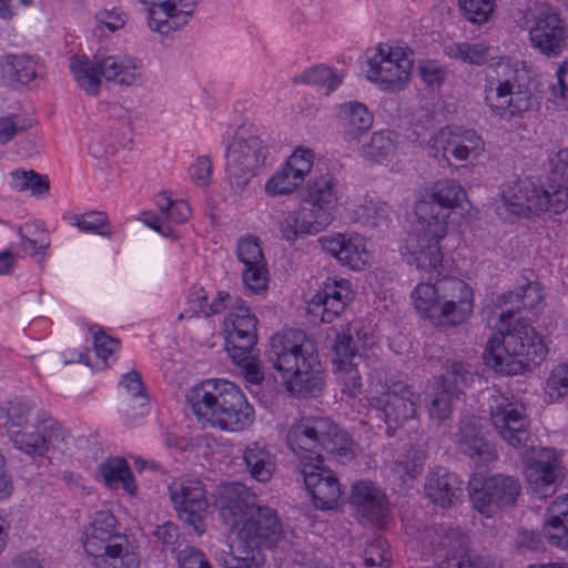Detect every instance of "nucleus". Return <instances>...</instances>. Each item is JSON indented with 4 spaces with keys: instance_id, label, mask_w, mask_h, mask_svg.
Wrapping results in <instances>:
<instances>
[{
    "instance_id": "nucleus-1",
    "label": "nucleus",
    "mask_w": 568,
    "mask_h": 568,
    "mask_svg": "<svg viewBox=\"0 0 568 568\" xmlns=\"http://www.w3.org/2000/svg\"><path fill=\"white\" fill-rule=\"evenodd\" d=\"M267 359L286 378L287 390L297 397H317L324 385L314 344L301 329L277 332L270 339Z\"/></svg>"
},
{
    "instance_id": "nucleus-2",
    "label": "nucleus",
    "mask_w": 568,
    "mask_h": 568,
    "mask_svg": "<svg viewBox=\"0 0 568 568\" xmlns=\"http://www.w3.org/2000/svg\"><path fill=\"white\" fill-rule=\"evenodd\" d=\"M194 414L212 426L227 432H242L254 422V408L244 394L226 379H207L187 395Z\"/></svg>"
},
{
    "instance_id": "nucleus-3",
    "label": "nucleus",
    "mask_w": 568,
    "mask_h": 568,
    "mask_svg": "<svg viewBox=\"0 0 568 568\" xmlns=\"http://www.w3.org/2000/svg\"><path fill=\"white\" fill-rule=\"evenodd\" d=\"M235 529L240 555L221 551L217 559L225 568H261L264 562L261 549L276 547L283 537L277 511L268 506L260 505Z\"/></svg>"
},
{
    "instance_id": "nucleus-4",
    "label": "nucleus",
    "mask_w": 568,
    "mask_h": 568,
    "mask_svg": "<svg viewBox=\"0 0 568 568\" xmlns=\"http://www.w3.org/2000/svg\"><path fill=\"white\" fill-rule=\"evenodd\" d=\"M547 348L534 327L517 321L513 328L506 326V332L499 327L487 342L483 359L496 372L506 375L520 373L528 362L541 361Z\"/></svg>"
},
{
    "instance_id": "nucleus-5",
    "label": "nucleus",
    "mask_w": 568,
    "mask_h": 568,
    "mask_svg": "<svg viewBox=\"0 0 568 568\" xmlns=\"http://www.w3.org/2000/svg\"><path fill=\"white\" fill-rule=\"evenodd\" d=\"M286 445L297 457L300 467L323 463L322 453L351 458L352 440L328 417H304L287 430Z\"/></svg>"
},
{
    "instance_id": "nucleus-6",
    "label": "nucleus",
    "mask_w": 568,
    "mask_h": 568,
    "mask_svg": "<svg viewBox=\"0 0 568 568\" xmlns=\"http://www.w3.org/2000/svg\"><path fill=\"white\" fill-rule=\"evenodd\" d=\"M413 298L416 308L434 318L436 325H459L473 312V291L465 281L457 277L420 283L413 291Z\"/></svg>"
},
{
    "instance_id": "nucleus-7",
    "label": "nucleus",
    "mask_w": 568,
    "mask_h": 568,
    "mask_svg": "<svg viewBox=\"0 0 568 568\" xmlns=\"http://www.w3.org/2000/svg\"><path fill=\"white\" fill-rule=\"evenodd\" d=\"M70 70L78 85L89 95H97L101 78L120 85H132L139 77V67L133 58L126 55H103L97 53L93 60L85 55H74Z\"/></svg>"
},
{
    "instance_id": "nucleus-8",
    "label": "nucleus",
    "mask_w": 568,
    "mask_h": 568,
    "mask_svg": "<svg viewBox=\"0 0 568 568\" xmlns=\"http://www.w3.org/2000/svg\"><path fill=\"white\" fill-rule=\"evenodd\" d=\"M496 79L485 89V101L501 118H513L532 108V94L528 87L518 83L517 71L508 63H499Z\"/></svg>"
},
{
    "instance_id": "nucleus-9",
    "label": "nucleus",
    "mask_w": 568,
    "mask_h": 568,
    "mask_svg": "<svg viewBox=\"0 0 568 568\" xmlns=\"http://www.w3.org/2000/svg\"><path fill=\"white\" fill-rule=\"evenodd\" d=\"M466 192L455 180L438 181L425 191L415 204V214L419 223L432 224L433 234L440 235L448 229L447 219L450 211L462 206Z\"/></svg>"
},
{
    "instance_id": "nucleus-10",
    "label": "nucleus",
    "mask_w": 568,
    "mask_h": 568,
    "mask_svg": "<svg viewBox=\"0 0 568 568\" xmlns=\"http://www.w3.org/2000/svg\"><path fill=\"white\" fill-rule=\"evenodd\" d=\"M548 183L532 187L526 195L527 209L534 212L561 213L568 205V149L549 158Z\"/></svg>"
},
{
    "instance_id": "nucleus-11",
    "label": "nucleus",
    "mask_w": 568,
    "mask_h": 568,
    "mask_svg": "<svg viewBox=\"0 0 568 568\" xmlns=\"http://www.w3.org/2000/svg\"><path fill=\"white\" fill-rule=\"evenodd\" d=\"M530 45L548 58L561 55L568 47V26L559 12L542 7L524 17Z\"/></svg>"
},
{
    "instance_id": "nucleus-12",
    "label": "nucleus",
    "mask_w": 568,
    "mask_h": 568,
    "mask_svg": "<svg viewBox=\"0 0 568 568\" xmlns=\"http://www.w3.org/2000/svg\"><path fill=\"white\" fill-rule=\"evenodd\" d=\"M266 155L267 148L260 136H236L226 153V171L231 183L242 190L265 163Z\"/></svg>"
},
{
    "instance_id": "nucleus-13",
    "label": "nucleus",
    "mask_w": 568,
    "mask_h": 568,
    "mask_svg": "<svg viewBox=\"0 0 568 568\" xmlns=\"http://www.w3.org/2000/svg\"><path fill=\"white\" fill-rule=\"evenodd\" d=\"M412 68V60L400 48L379 45L369 60L367 79L384 91L398 92L409 82Z\"/></svg>"
},
{
    "instance_id": "nucleus-14",
    "label": "nucleus",
    "mask_w": 568,
    "mask_h": 568,
    "mask_svg": "<svg viewBox=\"0 0 568 568\" xmlns=\"http://www.w3.org/2000/svg\"><path fill=\"white\" fill-rule=\"evenodd\" d=\"M257 318L243 301L236 300L224 322L225 349L232 362H242L257 343Z\"/></svg>"
},
{
    "instance_id": "nucleus-15",
    "label": "nucleus",
    "mask_w": 568,
    "mask_h": 568,
    "mask_svg": "<svg viewBox=\"0 0 568 568\" xmlns=\"http://www.w3.org/2000/svg\"><path fill=\"white\" fill-rule=\"evenodd\" d=\"M420 395L404 383H394L381 396L374 398L378 418L387 425L386 433L393 436L395 430L416 416Z\"/></svg>"
},
{
    "instance_id": "nucleus-16",
    "label": "nucleus",
    "mask_w": 568,
    "mask_h": 568,
    "mask_svg": "<svg viewBox=\"0 0 568 568\" xmlns=\"http://www.w3.org/2000/svg\"><path fill=\"white\" fill-rule=\"evenodd\" d=\"M170 498L180 519L191 526L197 535L205 531L204 518L209 500L204 484L199 479L174 481L169 486Z\"/></svg>"
},
{
    "instance_id": "nucleus-17",
    "label": "nucleus",
    "mask_w": 568,
    "mask_h": 568,
    "mask_svg": "<svg viewBox=\"0 0 568 568\" xmlns=\"http://www.w3.org/2000/svg\"><path fill=\"white\" fill-rule=\"evenodd\" d=\"M490 419L500 437L510 446L519 447L530 437L529 419L524 407L513 403L503 394L491 396Z\"/></svg>"
},
{
    "instance_id": "nucleus-18",
    "label": "nucleus",
    "mask_w": 568,
    "mask_h": 568,
    "mask_svg": "<svg viewBox=\"0 0 568 568\" xmlns=\"http://www.w3.org/2000/svg\"><path fill=\"white\" fill-rule=\"evenodd\" d=\"M564 474L555 449L534 448L528 459L527 480L539 498L551 496L562 481Z\"/></svg>"
},
{
    "instance_id": "nucleus-19",
    "label": "nucleus",
    "mask_w": 568,
    "mask_h": 568,
    "mask_svg": "<svg viewBox=\"0 0 568 568\" xmlns=\"http://www.w3.org/2000/svg\"><path fill=\"white\" fill-rule=\"evenodd\" d=\"M520 493V484L510 476L496 475L487 478L479 489L470 494L473 506L490 517L497 510L514 506Z\"/></svg>"
},
{
    "instance_id": "nucleus-20",
    "label": "nucleus",
    "mask_w": 568,
    "mask_h": 568,
    "mask_svg": "<svg viewBox=\"0 0 568 568\" xmlns=\"http://www.w3.org/2000/svg\"><path fill=\"white\" fill-rule=\"evenodd\" d=\"M455 446L459 454L476 466H484L497 459L495 446L488 442L481 430V418L475 415L464 416L455 433Z\"/></svg>"
},
{
    "instance_id": "nucleus-21",
    "label": "nucleus",
    "mask_w": 568,
    "mask_h": 568,
    "mask_svg": "<svg viewBox=\"0 0 568 568\" xmlns=\"http://www.w3.org/2000/svg\"><path fill=\"white\" fill-rule=\"evenodd\" d=\"M217 505L220 517L230 529H235L260 506L256 494L239 481L220 487Z\"/></svg>"
},
{
    "instance_id": "nucleus-22",
    "label": "nucleus",
    "mask_w": 568,
    "mask_h": 568,
    "mask_svg": "<svg viewBox=\"0 0 568 568\" xmlns=\"http://www.w3.org/2000/svg\"><path fill=\"white\" fill-rule=\"evenodd\" d=\"M322 463H312L300 467L307 491L314 506L326 510L335 507L342 496L341 485L336 476Z\"/></svg>"
},
{
    "instance_id": "nucleus-23",
    "label": "nucleus",
    "mask_w": 568,
    "mask_h": 568,
    "mask_svg": "<svg viewBox=\"0 0 568 568\" xmlns=\"http://www.w3.org/2000/svg\"><path fill=\"white\" fill-rule=\"evenodd\" d=\"M349 504L357 517L381 523L389 514L385 493L371 480H358L351 486Z\"/></svg>"
},
{
    "instance_id": "nucleus-24",
    "label": "nucleus",
    "mask_w": 568,
    "mask_h": 568,
    "mask_svg": "<svg viewBox=\"0 0 568 568\" xmlns=\"http://www.w3.org/2000/svg\"><path fill=\"white\" fill-rule=\"evenodd\" d=\"M430 229H434L432 224L428 225V223L417 221V233L409 235L406 241V248L418 268L436 272L443 263L439 241L446 236L447 229H444V233L440 235L433 234Z\"/></svg>"
},
{
    "instance_id": "nucleus-25",
    "label": "nucleus",
    "mask_w": 568,
    "mask_h": 568,
    "mask_svg": "<svg viewBox=\"0 0 568 568\" xmlns=\"http://www.w3.org/2000/svg\"><path fill=\"white\" fill-rule=\"evenodd\" d=\"M352 291L346 280L327 278L310 302V312L322 322H333L351 300Z\"/></svg>"
},
{
    "instance_id": "nucleus-26",
    "label": "nucleus",
    "mask_w": 568,
    "mask_h": 568,
    "mask_svg": "<svg viewBox=\"0 0 568 568\" xmlns=\"http://www.w3.org/2000/svg\"><path fill=\"white\" fill-rule=\"evenodd\" d=\"M425 495L434 505L449 508L463 494V481L445 468L432 470L425 480Z\"/></svg>"
},
{
    "instance_id": "nucleus-27",
    "label": "nucleus",
    "mask_w": 568,
    "mask_h": 568,
    "mask_svg": "<svg viewBox=\"0 0 568 568\" xmlns=\"http://www.w3.org/2000/svg\"><path fill=\"white\" fill-rule=\"evenodd\" d=\"M338 121L343 140L357 144L373 125L374 115L364 103L351 101L338 106Z\"/></svg>"
},
{
    "instance_id": "nucleus-28",
    "label": "nucleus",
    "mask_w": 568,
    "mask_h": 568,
    "mask_svg": "<svg viewBox=\"0 0 568 568\" xmlns=\"http://www.w3.org/2000/svg\"><path fill=\"white\" fill-rule=\"evenodd\" d=\"M322 247L336 257L342 264L353 270H362L368 260V251L364 239L361 236L346 237L337 234L332 237L321 239Z\"/></svg>"
},
{
    "instance_id": "nucleus-29",
    "label": "nucleus",
    "mask_w": 568,
    "mask_h": 568,
    "mask_svg": "<svg viewBox=\"0 0 568 568\" xmlns=\"http://www.w3.org/2000/svg\"><path fill=\"white\" fill-rule=\"evenodd\" d=\"M501 304L508 306L498 314L499 322L506 324L521 310H536L542 306L544 295L537 282H528L513 292L500 296Z\"/></svg>"
},
{
    "instance_id": "nucleus-30",
    "label": "nucleus",
    "mask_w": 568,
    "mask_h": 568,
    "mask_svg": "<svg viewBox=\"0 0 568 568\" xmlns=\"http://www.w3.org/2000/svg\"><path fill=\"white\" fill-rule=\"evenodd\" d=\"M339 199L337 181L331 175H321L308 180L303 195V203L325 210L335 216Z\"/></svg>"
},
{
    "instance_id": "nucleus-31",
    "label": "nucleus",
    "mask_w": 568,
    "mask_h": 568,
    "mask_svg": "<svg viewBox=\"0 0 568 568\" xmlns=\"http://www.w3.org/2000/svg\"><path fill=\"white\" fill-rule=\"evenodd\" d=\"M243 462L251 477L260 483L270 481L276 470L275 455L261 442H253L245 447Z\"/></svg>"
},
{
    "instance_id": "nucleus-32",
    "label": "nucleus",
    "mask_w": 568,
    "mask_h": 568,
    "mask_svg": "<svg viewBox=\"0 0 568 568\" xmlns=\"http://www.w3.org/2000/svg\"><path fill=\"white\" fill-rule=\"evenodd\" d=\"M113 547L93 561L95 568H139L140 557L129 537L116 539Z\"/></svg>"
},
{
    "instance_id": "nucleus-33",
    "label": "nucleus",
    "mask_w": 568,
    "mask_h": 568,
    "mask_svg": "<svg viewBox=\"0 0 568 568\" xmlns=\"http://www.w3.org/2000/svg\"><path fill=\"white\" fill-rule=\"evenodd\" d=\"M100 474L110 488L120 485L130 495L136 491V485L128 463L120 457L110 458L100 466Z\"/></svg>"
},
{
    "instance_id": "nucleus-34",
    "label": "nucleus",
    "mask_w": 568,
    "mask_h": 568,
    "mask_svg": "<svg viewBox=\"0 0 568 568\" xmlns=\"http://www.w3.org/2000/svg\"><path fill=\"white\" fill-rule=\"evenodd\" d=\"M458 397L454 390L436 385L428 394L426 403L430 422L436 426H440L448 420L454 410V402Z\"/></svg>"
},
{
    "instance_id": "nucleus-35",
    "label": "nucleus",
    "mask_w": 568,
    "mask_h": 568,
    "mask_svg": "<svg viewBox=\"0 0 568 568\" xmlns=\"http://www.w3.org/2000/svg\"><path fill=\"white\" fill-rule=\"evenodd\" d=\"M0 68L4 77L20 84H28L38 77L37 62L30 55L7 54Z\"/></svg>"
},
{
    "instance_id": "nucleus-36",
    "label": "nucleus",
    "mask_w": 568,
    "mask_h": 568,
    "mask_svg": "<svg viewBox=\"0 0 568 568\" xmlns=\"http://www.w3.org/2000/svg\"><path fill=\"white\" fill-rule=\"evenodd\" d=\"M118 520L115 516L109 510H101L95 513L91 524L88 526L83 534L82 544H97L102 545V540L110 538L112 534L118 532Z\"/></svg>"
},
{
    "instance_id": "nucleus-37",
    "label": "nucleus",
    "mask_w": 568,
    "mask_h": 568,
    "mask_svg": "<svg viewBox=\"0 0 568 568\" xmlns=\"http://www.w3.org/2000/svg\"><path fill=\"white\" fill-rule=\"evenodd\" d=\"M474 373L468 364L453 361L446 366L445 373L440 376L437 385L454 390L456 395H460L463 389L468 387L474 381Z\"/></svg>"
},
{
    "instance_id": "nucleus-38",
    "label": "nucleus",
    "mask_w": 568,
    "mask_h": 568,
    "mask_svg": "<svg viewBox=\"0 0 568 568\" xmlns=\"http://www.w3.org/2000/svg\"><path fill=\"white\" fill-rule=\"evenodd\" d=\"M148 13L150 29L162 34L176 30L186 23L183 22L182 17L179 13L166 8V4H162V2L148 6Z\"/></svg>"
},
{
    "instance_id": "nucleus-39",
    "label": "nucleus",
    "mask_w": 568,
    "mask_h": 568,
    "mask_svg": "<svg viewBox=\"0 0 568 568\" xmlns=\"http://www.w3.org/2000/svg\"><path fill=\"white\" fill-rule=\"evenodd\" d=\"M396 142L389 131L374 132L367 144L363 145V156L371 162H382L395 154Z\"/></svg>"
},
{
    "instance_id": "nucleus-40",
    "label": "nucleus",
    "mask_w": 568,
    "mask_h": 568,
    "mask_svg": "<svg viewBox=\"0 0 568 568\" xmlns=\"http://www.w3.org/2000/svg\"><path fill=\"white\" fill-rule=\"evenodd\" d=\"M14 448L21 450L28 456H43L47 453L45 437L40 433H32L22 429H10L8 434Z\"/></svg>"
},
{
    "instance_id": "nucleus-41",
    "label": "nucleus",
    "mask_w": 568,
    "mask_h": 568,
    "mask_svg": "<svg viewBox=\"0 0 568 568\" xmlns=\"http://www.w3.org/2000/svg\"><path fill=\"white\" fill-rule=\"evenodd\" d=\"M445 52L463 63L481 65L487 60L488 47L483 43H452L446 47Z\"/></svg>"
},
{
    "instance_id": "nucleus-42",
    "label": "nucleus",
    "mask_w": 568,
    "mask_h": 568,
    "mask_svg": "<svg viewBox=\"0 0 568 568\" xmlns=\"http://www.w3.org/2000/svg\"><path fill=\"white\" fill-rule=\"evenodd\" d=\"M294 82L325 87L328 94L339 85L341 78L328 67L315 65L296 75Z\"/></svg>"
},
{
    "instance_id": "nucleus-43",
    "label": "nucleus",
    "mask_w": 568,
    "mask_h": 568,
    "mask_svg": "<svg viewBox=\"0 0 568 568\" xmlns=\"http://www.w3.org/2000/svg\"><path fill=\"white\" fill-rule=\"evenodd\" d=\"M302 183L303 181L284 164L268 179L265 191L271 196L286 195L293 193Z\"/></svg>"
},
{
    "instance_id": "nucleus-44",
    "label": "nucleus",
    "mask_w": 568,
    "mask_h": 568,
    "mask_svg": "<svg viewBox=\"0 0 568 568\" xmlns=\"http://www.w3.org/2000/svg\"><path fill=\"white\" fill-rule=\"evenodd\" d=\"M298 211L304 222V233H306V235H313L324 231L335 219L334 215L328 214L325 210L306 205L303 202Z\"/></svg>"
},
{
    "instance_id": "nucleus-45",
    "label": "nucleus",
    "mask_w": 568,
    "mask_h": 568,
    "mask_svg": "<svg viewBox=\"0 0 568 568\" xmlns=\"http://www.w3.org/2000/svg\"><path fill=\"white\" fill-rule=\"evenodd\" d=\"M36 427L40 428V435L45 437L47 442V450L50 446L59 447L61 444L65 443L67 439V430L62 427V425L47 413L42 412L37 417Z\"/></svg>"
},
{
    "instance_id": "nucleus-46",
    "label": "nucleus",
    "mask_w": 568,
    "mask_h": 568,
    "mask_svg": "<svg viewBox=\"0 0 568 568\" xmlns=\"http://www.w3.org/2000/svg\"><path fill=\"white\" fill-rule=\"evenodd\" d=\"M495 6V0H459V8L464 17L475 24L488 22Z\"/></svg>"
},
{
    "instance_id": "nucleus-47",
    "label": "nucleus",
    "mask_w": 568,
    "mask_h": 568,
    "mask_svg": "<svg viewBox=\"0 0 568 568\" xmlns=\"http://www.w3.org/2000/svg\"><path fill=\"white\" fill-rule=\"evenodd\" d=\"M236 254L244 266L266 263L258 239L251 235L239 240Z\"/></svg>"
},
{
    "instance_id": "nucleus-48",
    "label": "nucleus",
    "mask_w": 568,
    "mask_h": 568,
    "mask_svg": "<svg viewBox=\"0 0 568 568\" xmlns=\"http://www.w3.org/2000/svg\"><path fill=\"white\" fill-rule=\"evenodd\" d=\"M277 227L282 239L291 243L295 242L298 237L306 235V233H304V222L298 207L285 212L282 219L277 222Z\"/></svg>"
},
{
    "instance_id": "nucleus-49",
    "label": "nucleus",
    "mask_w": 568,
    "mask_h": 568,
    "mask_svg": "<svg viewBox=\"0 0 568 568\" xmlns=\"http://www.w3.org/2000/svg\"><path fill=\"white\" fill-rule=\"evenodd\" d=\"M11 185L17 191L31 190L32 193L37 195L44 194L49 191V182L42 179L34 171L13 172Z\"/></svg>"
},
{
    "instance_id": "nucleus-50",
    "label": "nucleus",
    "mask_w": 568,
    "mask_h": 568,
    "mask_svg": "<svg viewBox=\"0 0 568 568\" xmlns=\"http://www.w3.org/2000/svg\"><path fill=\"white\" fill-rule=\"evenodd\" d=\"M425 462L424 452L410 448L407 450L405 458L393 463L392 470L399 477H415L423 468Z\"/></svg>"
},
{
    "instance_id": "nucleus-51",
    "label": "nucleus",
    "mask_w": 568,
    "mask_h": 568,
    "mask_svg": "<svg viewBox=\"0 0 568 568\" xmlns=\"http://www.w3.org/2000/svg\"><path fill=\"white\" fill-rule=\"evenodd\" d=\"M268 271L266 263L244 266L242 270V281L246 288L253 293H261L267 288Z\"/></svg>"
},
{
    "instance_id": "nucleus-52",
    "label": "nucleus",
    "mask_w": 568,
    "mask_h": 568,
    "mask_svg": "<svg viewBox=\"0 0 568 568\" xmlns=\"http://www.w3.org/2000/svg\"><path fill=\"white\" fill-rule=\"evenodd\" d=\"M454 139V130L450 128L439 130L427 142L428 154L433 158H443L448 161L447 153L452 154Z\"/></svg>"
},
{
    "instance_id": "nucleus-53",
    "label": "nucleus",
    "mask_w": 568,
    "mask_h": 568,
    "mask_svg": "<svg viewBox=\"0 0 568 568\" xmlns=\"http://www.w3.org/2000/svg\"><path fill=\"white\" fill-rule=\"evenodd\" d=\"M546 393L551 400L568 394V364H560L551 371L547 379Z\"/></svg>"
},
{
    "instance_id": "nucleus-54",
    "label": "nucleus",
    "mask_w": 568,
    "mask_h": 568,
    "mask_svg": "<svg viewBox=\"0 0 568 568\" xmlns=\"http://www.w3.org/2000/svg\"><path fill=\"white\" fill-rule=\"evenodd\" d=\"M356 366V363L338 366V381L342 392L349 397H356L362 388V378Z\"/></svg>"
},
{
    "instance_id": "nucleus-55",
    "label": "nucleus",
    "mask_w": 568,
    "mask_h": 568,
    "mask_svg": "<svg viewBox=\"0 0 568 568\" xmlns=\"http://www.w3.org/2000/svg\"><path fill=\"white\" fill-rule=\"evenodd\" d=\"M332 349L334 353L333 362L338 366L353 363V361L357 357L354 341L352 336L346 333L336 334Z\"/></svg>"
},
{
    "instance_id": "nucleus-56",
    "label": "nucleus",
    "mask_w": 568,
    "mask_h": 568,
    "mask_svg": "<svg viewBox=\"0 0 568 568\" xmlns=\"http://www.w3.org/2000/svg\"><path fill=\"white\" fill-rule=\"evenodd\" d=\"M82 232H92L102 236H110L103 229L108 225V216L102 212H89L83 215H74V223Z\"/></svg>"
},
{
    "instance_id": "nucleus-57",
    "label": "nucleus",
    "mask_w": 568,
    "mask_h": 568,
    "mask_svg": "<svg viewBox=\"0 0 568 568\" xmlns=\"http://www.w3.org/2000/svg\"><path fill=\"white\" fill-rule=\"evenodd\" d=\"M562 518L547 516L544 535L548 542L556 547L566 548L568 546V527Z\"/></svg>"
},
{
    "instance_id": "nucleus-58",
    "label": "nucleus",
    "mask_w": 568,
    "mask_h": 568,
    "mask_svg": "<svg viewBox=\"0 0 568 568\" xmlns=\"http://www.w3.org/2000/svg\"><path fill=\"white\" fill-rule=\"evenodd\" d=\"M30 406L23 402H11L4 413L6 422L3 426L8 434L10 429H22L27 425Z\"/></svg>"
},
{
    "instance_id": "nucleus-59",
    "label": "nucleus",
    "mask_w": 568,
    "mask_h": 568,
    "mask_svg": "<svg viewBox=\"0 0 568 568\" xmlns=\"http://www.w3.org/2000/svg\"><path fill=\"white\" fill-rule=\"evenodd\" d=\"M313 155L310 150H296L285 162L288 170L293 171L295 176L304 181L313 166Z\"/></svg>"
},
{
    "instance_id": "nucleus-60",
    "label": "nucleus",
    "mask_w": 568,
    "mask_h": 568,
    "mask_svg": "<svg viewBox=\"0 0 568 568\" xmlns=\"http://www.w3.org/2000/svg\"><path fill=\"white\" fill-rule=\"evenodd\" d=\"M176 560L179 568H212L205 555L194 547L180 550Z\"/></svg>"
},
{
    "instance_id": "nucleus-61",
    "label": "nucleus",
    "mask_w": 568,
    "mask_h": 568,
    "mask_svg": "<svg viewBox=\"0 0 568 568\" xmlns=\"http://www.w3.org/2000/svg\"><path fill=\"white\" fill-rule=\"evenodd\" d=\"M233 363L242 368V373L248 383L260 385L264 381V373L261 368L257 355L255 354V349L251 352L244 361Z\"/></svg>"
},
{
    "instance_id": "nucleus-62",
    "label": "nucleus",
    "mask_w": 568,
    "mask_h": 568,
    "mask_svg": "<svg viewBox=\"0 0 568 568\" xmlns=\"http://www.w3.org/2000/svg\"><path fill=\"white\" fill-rule=\"evenodd\" d=\"M423 81L428 85H440L446 77V70L434 61H423L418 65Z\"/></svg>"
},
{
    "instance_id": "nucleus-63",
    "label": "nucleus",
    "mask_w": 568,
    "mask_h": 568,
    "mask_svg": "<svg viewBox=\"0 0 568 568\" xmlns=\"http://www.w3.org/2000/svg\"><path fill=\"white\" fill-rule=\"evenodd\" d=\"M93 339L97 355L104 361L120 347V342L118 339L103 332L94 333Z\"/></svg>"
},
{
    "instance_id": "nucleus-64",
    "label": "nucleus",
    "mask_w": 568,
    "mask_h": 568,
    "mask_svg": "<svg viewBox=\"0 0 568 568\" xmlns=\"http://www.w3.org/2000/svg\"><path fill=\"white\" fill-rule=\"evenodd\" d=\"M121 385L133 397L140 398L142 400V404H145L148 402L145 388L139 372L131 371L126 373L121 381Z\"/></svg>"
}]
</instances>
